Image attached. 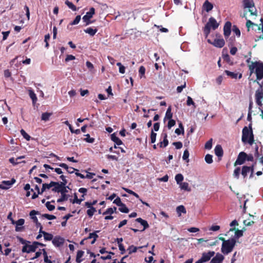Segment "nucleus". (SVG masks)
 Wrapping results in <instances>:
<instances>
[{
	"instance_id": "1",
	"label": "nucleus",
	"mask_w": 263,
	"mask_h": 263,
	"mask_svg": "<svg viewBox=\"0 0 263 263\" xmlns=\"http://www.w3.org/2000/svg\"><path fill=\"white\" fill-rule=\"evenodd\" d=\"M250 76L255 73L256 79L254 82L260 81L263 78V63L260 61L252 62L251 64L249 65Z\"/></svg>"
},
{
	"instance_id": "2",
	"label": "nucleus",
	"mask_w": 263,
	"mask_h": 263,
	"mask_svg": "<svg viewBox=\"0 0 263 263\" xmlns=\"http://www.w3.org/2000/svg\"><path fill=\"white\" fill-rule=\"evenodd\" d=\"M242 133V141L243 142H248L249 144L252 145L254 142V139L251 124L249 125V129L245 126L243 128Z\"/></svg>"
},
{
	"instance_id": "3",
	"label": "nucleus",
	"mask_w": 263,
	"mask_h": 263,
	"mask_svg": "<svg viewBox=\"0 0 263 263\" xmlns=\"http://www.w3.org/2000/svg\"><path fill=\"white\" fill-rule=\"evenodd\" d=\"M236 243V240L235 238H230L227 240L226 241H224L221 246V252L226 255L231 253L233 251Z\"/></svg>"
},
{
	"instance_id": "4",
	"label": "nucleus",
	"mask_w": 263,
	"mask_h": 263,
	"mask_svg": "<svg viewBox=\"0 0 263 263\" xmlns=\"http://www.w3.org/2000/svg\"><path fill=\"white\" fill-rule=\"evenodd\" d=\"M218 26L219 24L217 22L216 19L213 17H211L209 19L208 22L205 24L203 29L205 36L206 37L208 36L210 33L211 28L213 30H215L218 27Z\"/></svg>"
},
{
	"instance_id": "5",
	"label": "nucleus",
	"mask_w": 263,
	"mask_h": 263,
	"mask_svg": "<svg viewBox=\"0 0 263 263\" xmlns=\"http://www.w3.org/2000/svg\"><path fill=\"white\" fill-rule=\"evenodd\" d=\"M244 8H249V12L251 15H256V11H254L251 8L254 7V4L253 0H243Z\"/></svg>"
},
{
	"instance_id": "6",
	"label": "nucleus",
	"mask_w": 263,
	"mask_h": 263,
	"mask_svg": "<svg viewBox=\"0 0 263 263\" xmlns=\"http://www.w3.org/2000/svg\"><path fill=\"white\" fill-rule=\"evenodd\" d=\"M247 154L244 152H241L239 153L237 159L234 163V166L237 165H242L246 161Z\"/></svg>"
},
{
	"instance_id": "7",
	"label": "nucleus",
	"mask_w": 263,
	"mask_h": 263,
	"mask_svg": "<svg viewBox=\"0 0 263 263\" xmlns=\"http://www.w3.org/2000/svg\"><path fill=\"white\" fill-rule=\"evenodd\" d=\"M208 42L218 48H222L225 44V42L223 39H216L213 42H212L211 40L208 39Z\"/></svg>"
},
{
	"instance_id": "8",
	"label": "nucleus",
	"mask_w": 263,
	"mask_h": 263,
	"mask_svg": "<svg viewBox=\"0 0 263 263\" xmlns=\"http://www.w3.org/2000/svg\"><path fill=\"white\" fill-rule=\"evenodd\" d=\"M15 181H16L14 178L11 179L10 180L3 181L2 183L0 184V189L3 190L8 189L15 182Z\"/></svg>"
},
{
	"instance_id": "9",
	"label": "nucleus",
	"mask_w": 263,
	"mask_h": 263,
	"mask_svg": "<svg viewBox=\"0 0 263 263\" xmlns=\"http://www.w3.org/2000/svg\"><path fill=\"white\" fill-rule=\"evenodd\" d=\"M215 252L213 251H209L208 252H203L202 254L201 259L204 262L209 261L214 256Z\"/></svg>"
},
{
	"instance_id": "10",
	"label": "nucleus",
	"mask_w": 263,
	"mask_h": 263,
	"mask_svg": "<svg viewBox=\"0 0 263 263\" xmlns=\"http://www.w3.org/2000/svg\"><path fill=\"white\" fill-rule=\"evenodd\" d=\"M36 250V246H35L33 242L31 245H26L23 247L22 251L23 253H29L30 252H34Z\"/></svg>"
},
{
	"instance_id": "11",
	"label": "nucleus",
	"mask_w": 263,
	"mask_h": 263,
	"mask_svg": "<svg viewBox=\"0 0 263 263\" xmlns=\"http://www.w3.org/2000/svg\"><path fill=\"white\" fill-rule=\"evenodd\" d=\"M232 24L230 22H227L223 27V34L225 37H228L231 34Z\"/></svg>"
},
{
	"instance_id": "12",
	"label": "nucleus",
	"mask_w": 263,
	"mask_h": 263,
	"mask_svg": "<svg viewBox=\"0 0 263 263\" xmlns=\"http://www.w3.org/2000/svg\"><path fill=\"white\" fill-rule=\"evenodd\" d=\"M224 259V257L222 254L217 253L215 256H213L210 263H222Z\"/></svg>"
},
{
	"instance_id": "13",
	"label": "nucleus",
	"mask_w": 263,
	"mask_h": 263,
	"mask_svg": "<svg viewBox=\"0 0 263 263\" xmlns=\"http://www.w3.org/2000/svg\"><path fill=\"white\" fill-rule=\"evenodd\" d=\"M53 245L57 247L62 246L64 243V239L60 236H55L52 240Z\"/></svg>"
},
{
	"instance_id": "14",
	"label": "nucleus",
	"mask_w": 263,
	"mask_h": 263,
	"mask_svg": "<svg viewBox=\"0 0 263 263\" xmlns=\"http://www.w3.org/2000/svg\"><path fill=\"white\" fill-rule=\"evenodd\" d=\"M243 230L245 231L246 229L245 228H243L242 230H239L238 229H236L235 228H231L230 229V231H235V237L234 238L238 239L243 236Z\"/></svg>"
},
{
	"instance_id": "15",
	"label": "nucleus",
	"mask_w": 263,
	"mask_h": 263,
	"mask_svg": "<svg viewBox=\"0 0 263 263\" xmlns=\"http://www.w3.org/2000/svg\"><path fill=\"white\" fill-rule=\"evenodd\" d=\"M214 151L215 154L217 157H221L223 156V151L220 145H217L215 148Z\"/></svg>"
},
{
	"instance_id": "16",
	"label": "nucleus",
	"mask_w": 263,
	"mask_h": 263,
	"mask_svg": "<svg viewBox=\"0 0 263 263\" xmlns=\"http://www.w3.org/2000/svg\"><path fill=\"white\" fill-rule=\"evenodd\" d=\"M213 8V4L208 0H206L203 4V8L208 12L212 10Z\"/></svg>"
},
{
	"instance_id": "17",
	"label": "nucleus",
	"mask_w": 263,
	"mask_h": 263,
	"mask_svg": "<svg viewBox=\"0 0 263 263\" xmlns=\"http://www.w3.org/2000/svg\"><path fill=\"white\" fill-rule=\"evenodd\" d=\"M136 221L143 226V229L141 231H144L146 229H147L149 227V224L147 221L142 219L141 218H137Z\"/></svg>"
},
{
	"instance_id": "18",
	"label": "nucleus",
	"mask_w": 263,
	"mask_h": 263,
	"mask_svg": "<svg viewBox=\"0 0 263 263\" xmlns=\"http://www.w3.org/2000/svg\"><path fill=\"white\" fill-rule=\"evenodd\" d=\"M99 231H96L95 232L93 233H91L89 234V236L87 238H86V239H91L93 238V240L91 241V244H93L96 242L97 239L98 238V235H97V233H99Z\"/></svg>"
},
{
	"instance_id": "19",
	"label": "nucleus",
	"mask_w": 263,
	"mask_h": 263,
	"mask_svg": "<svg viewBox=\"0 0 263 263\" xmlns=\"http://www.w3.org/2000/svg\"><path fill=\"white\" fill-rule=\"evenodd\" d=\"M250 167L246 165H244L242 167L241 174L242 175L243 179H245L247 177L248 174L250 173Z\"/></svg>"
},
{
	"instance_id": "20",
	"label": "nucleus",
	"mask_w": 263,
	"mask_h": 263,
	"mask_svg": "<svg viewBox=\"0 0 263 263\" xmlns=\"http://www.w3.org/2000/svg\"><path fill=\"white\" fill-rule=\"evenodd\" d=\"M95 14V9L93 7L90 8L89 11L86 12V14L83 16L85 19L90 18L91 19L93 15Z\"/></svg>"
},
{
	"instance_id": "21",
	"label": "nucleus",
	"mask_w": 263,
	"mask_h": 263,
	"mask_svg": "<svg viewBox=\"0 0 263 263\" xmlns=\"http://www.w3.org/2000/svg\"><path fill=\"white\" fill-rule=\"evenodd\" d=\"M111 139L115 143L116 145H120L123 144L122 141L116 136L115 133L111 135Z\"/></svg>"
},
{
	"instance_id": "22",
	"label": "nucleus",
	"mask_w": 263,
	"mask_h": 263,
	"mask_svg": "<svg viewBox=\"0 0 263 263\" xmlns=\"http://www.w3.org/2000/svg\"><path fill=\"white\" fill-rule=\"evenodd\" d=\"M24 158H25V156H22L18 157L16 159H15L13 157H12L9 159V161L13 165H17L21 163V162L18 161L19 160Z\"/></svg>"
},
{
	"instance_id": "23",
	"label": "nucleus",
	"mask_w": 263,
	"mask_h": 263,
	"mask_svg": "<svg viewBox=\"0 0 263 263\" xmlns=\"http://www.w3.org/2000/svg\"><path fill=\"white\" fill-rule=\"evenodd\" d=\"M263 98V89L262 85H260V88H258L255 92V99H261Z\"/></svg>"
},
{
	"instance_id": "24",
	"label": "nucleus",
	"mask_w": 263,
	"mask_h": 263,
	"mask_svg": "<svg viewBox=\"0 0 263 263\" xmlns=\"http://www.w3.org/2000/svg\"><path fill=\"white\" fill-rule=\"evenodd\" d=\"M54 181H51L49 184L43 183L41 189V193H43L46 189H49L52 186H54Z\"/></svg>"
},
{
	"instance_id": "25",
	"label": "nucleus",
	"mask_w": 263,
	"mask_h": 263,
	"mask_svg": "<svg viewBox=\"0 0 263 263\" xmlns=\"http://www.w3.org/2000/svg\"><path fill=\"white\" fill-rule=\"evenodd\" d=\"M98 31V29H93L91 27L87 28L84 30V32L89 34L90 36H93Z\"/></svg>"
},
{
	"instance_id": "26",
	"label": "nucleus",
	"mask_w": 263,
	"mask_h": 263,
	"mask_svg": "<svg viewBox=\"0 0 263 263\" xmlns=\"http://www.w3.org/2000/svg\"><path fill=\"white\" fill-rule=\"evenodd\" d=\"M52 191L54 192L61 193V194L66 193L68 192L66 187L62 188L56 186H54Z\"/></svg>"
},
{
	"instance_id": "27",
	"label": "nucleus",
	"mask_w": 263,
	"mask_h": 263,
	"mask_svg": "<svg viewBox=\"0 0 263 263\" xmlns=\"http://www.w3.org/2000/svg\"><path fill=\"white\" fill-rule=\"evenodd\" d=\"M176 211L179 216H181V213L185 214L186 213L185 207L182 205L178 206L176 208Z\"/></svg>"
},
{
	"instance_id": "28",
	"label": "nucleus",
	"mask_w": 263,
	"mask_h": 263,
	"mask_svg": "<svg viewBox=\"0 0 263 263\" xmlns=\"http://www.w3.org/2000/svg\"><path fill=\"white\" fill-rule=\"evenodd\" d=\"M29 97H30V98L32 100V103L33 104L35 103L37 101V99L35 93H34V92L32 90H29Z\"/></svg>"
},
{
	"instance_id": "29",
	"label": "nucleus",
	"mask_w": 263,
	"mask_h": 263,
	"mask_svg": "<svg viewBox=\"0 0 263 263\" xmlns=\"http://www.w3.org/2000/svg\"><path fill=\"white\" fill-rule=\"evenodd\" d=\"M180 184V187L181 190L184 191H190L191 188L189 187V183L187 182H181Z\"/></svg>"
},
{
	"instance_id": "30",
	"label": "nucleus",
	"mask_w": 263,
	"mask_h": 263,
	"mask_svg": "<svg viewBox=\"0 0 263 263\" xmlns=\"http://www.w3.org/2000/svg\"><path fill=\"white\" fill-rule=\"evenodd\" d=\"M117 208L114 206V208H109L103 213V215L110 214L111 215L114 213H116Z\"/></svg>"
},
{
	"instance_id": "31",
	"label": "nucleus",
	"mask_w": 263,
	"mask_h": 263,
	"mask_svg": "<svg viewBox=\"0 0 263 263\" xmlns=\"http://www.w3.org/2000/svg\"><path fill=\"white\" fill-rule=\"evenodd\" d=\"M172 108L171 106H170L167 109L164 119H171L173 117V114L171 112Z\"/></svg>"
},
{
	"instance_id": "32",
	"label": "nucleus",
	"mask_w": 263,
	"mask_h": 263,
	"mask_svg": "<svg viewBox=\"0 0 263 263\" xmlns=\"http://www.w3.org/2000/svg\"><path fill=\"white\" fill-rule=\"evenodd\" d=\"M42 233L44 235V239L45 240L49 241V240H51L53 239V236L52 234H51L50 233H48L45 231H43V233Z\"/></svg>"
},
{
	"instance_id": "33",
	"label": "nucleus",
	"mask_w": 263,
	"mask_h": 263,
	"mask_svg": "<svg viewBox=\"0 0 263 263\" xmlns=\"http://www.w3.org/2000/svg\"><path fill=\"white\" fill-rule=\"evenodd\" d=\"M161 136L163 138V141H161L163 144V146H167L168 144V141L167 140V134L166 133H162Z\"/></svg>"
},
{
	"instance_id": "34",
	"label": "nucleus",
	"mask_w": 263,
	"mask_h": 263,
	"mask_svg": "<svg viewBox=\"0 0 263 263\" xmlns=\"http://www.w3.org/2000/svg\"><path fill=\"white\" fill-rule=\"evenodd\" d=\"M84 200V199H78L77 193L74 194V199L73 200L70 199V202H71L73 204L77 203L80 204L81 202Z\"/></svg>"
},
{
	"instance_id": "35",
	"label": "nucleus",
	"mask_w": 263,
	"mask_h": 263,
	"mask_svg": "<svg viewBox=\"0 0 263 263\" xmlns=\"http://www.w3.org/2000/svg\"><path fill=\"white\" fill-rule=\"evenodd\" d=\"M52 115V113L44 112L42 115L41 119L43 121H47L49 120L50 117Z\"/></svg>"
},
{
	"instance_id": "36",
	"label": "nucleus",
	"mask_w": 263,
	"mask_h": 263,
	"mask_svg": "<svg viewBox=\"0 0 263 263\" xmlns=\"http://www.w3.org/2000/svg\"><path fill=\"white\" fill-rule=\"evenodd\" d=\"M84 251L79 250L78 251L76 256V261L78 263H80L82 261V260L80 259V258L83 256L84 255Z\"/></svg>"
},
{
	"instance_id": "37",
	"label": "nucleus",
	"mask_w": 263,
	"mask_h": 263,
	"mask_svg": "<svg viewBox=\"0 0 263 263\" xmlns=\"http://www.w3.org/2000/svg\"><path fill=\"white\" fill-rule=\"evenodd\" d=\"M65 4L72 10L76 11L77 10L76 6L68 0L65 1Z\"/></svg>"
},
{
	"instance_id": "38",
	"label": "nucleus",
	"mask_w": 263,
	"mask_h": 263,
	"mask_svg": "<svg viewBox=\"0 0 263 263\" xmlns=\"http://www.w3.org/2000/svg\"><path fill=\"white\" fill-rule=\"evenodd\" d=\"M224 72L227 74V76L230 77L231 78L235 79L237 78L238 74L237 73H234L227 70H226Z\"/></svg>"
},
{
	"instance_id": "39",
	"label": "nucleus",
	"mask_w": 263,
	"mask_h": 263,
	"mask_svg": "<svg viewBox=\"0 0 263 263\" xmlns=\"http://www.w3.org/2000/svg\"><path fill=\"white\" fill-rule=\"evenodd\" d=\"M119 210L124 213H128L129 212V209L126 206V205L123 203V204L119 208Z\"/></svg>"
},
{
	"instance_id": "40",
	"label": "nucleus",
	"mask_w": 263,
	"mask_h": 263,
	"mask_svg": "<svg viewBox=\"0 0 263 263\" xmlns=\"http://www.w3.org/2000/svg\"><path fill=\"white\" fill-rule=\"evenodd\" d=\"M240 170H241L240 167H237L234 170L233 172V176L235 178L237 179H239L240 173H241Z\"/></svg>"
},
{
	"instance_id": "41",
	"label": "nucleus",
	"mask_w": 263,
	"mask_h": 263,
	"mask_svg": "<svg viewBox=\"0 0 263 263\" xmlns=\"http://www.w3.org/2000/svg\"><path fill=\"white\" fill-rule=\"evenodd\" d=\"M175 178L177 184H180L183 180V176L181 174H178L175 176Z\"/></svg>"
},
{
	"instance_id": "42",
	"label": "nucleus",
	"mask_w": 263,
	"mask_h": 263,
	"mask_svg": "<svg viewBox=\"0 0 263 263\" xmlns=\"http://www.w3.org/2000/svg\"><path fill=\"white\" fill-rule=\"evenodd\" d=\"M69 195H67L66 193L61 194V198H59L57 200L58 202H62L64 201L67 200L68 198Z\"/></svg>"
},
{
	"instance_id": "43",
	"label": "nucleus",
	"mask_w": 263,
	"mask_h": 263,
	"mask_svg": "<svg viewBox=\"0 0 263 263\" xmlns=\"http://www.w3.org/2000/svg\"><path fill=\"white\" fill-rule=\"evenodd\" d=\"M97 211L95 208L93 207L91 208H89L87 211V214L89 217H92V216L93 215L94 213Z\"/></svg>"
},
{
	"instance_id": "44",
	"label": "nucleus",
	"mask_w": 263,
	"mask_h": 263,
	"mask_svg": "<svg viewBox=\"0 0 263 263\" xmlns=\"http://www.w3.org/2000/svg\"><path fill=\"white\" fill-rule=\"evenodd\" d=\"M21 135L27 141H29L30 140V136L23 129H22L20 131Z\"/></svg>"
},
{
	"instance_id": "45",
	"label": "nucleus",
	"mask_w": 263,
	"mask_h": 263,
	"mask_svg": "<svg viewBox=\"0 0 263 263\" xmlns=\"http://www.w3.org/2000/svg\"><path fill=\"white\" fill-rule=\"evenodd\" d=\"M205 161L208 164H211L213 162V156L210 154H207L205 156Z\"/></svg>"
},
{
	"instance_id": "46",
	"label": "nucleus",
	"mask_w": 263,
	"mask_h": 263,
	"mask_svg": "<svg viewBox=\"0 0 263 263\" xmlns=\"http://www.w3.org/2000/svg\"><path fill=\"white\" fill-rule=\"evenodd\" d=\"M212 139H210L205 144L204 148L206 149H211L212 147Z\"/></svg>"
},
{
	"instance_id": "47",
	"label": "nucleus",
	"mask_w": 263,
	"mask_h": 263,
	"mask_svg": "<svg viewBox=\"0 0 263 263\" xmlns=\"http://www.w3.org/2000/svg\"><path fill=\"white\" fill-rule=\"evenodd\" d=\"M157 134L154 133L153 129H152L151 133V142L154 143L156 142Z\"/></svg>"
},
{
	"instance_id": "48",
	"label": "nucleus",
	"mask_w": 263,
	"mask_h": 263,
	"mask_svg": "<svg viewBox=\"0 0 263 263\" xmlns=\"http://www.w3.org/2000/svg\"><path fill=\"white\" fill-rule=\"evenodd\" d=\"M81 18V15H77L74 18V20L72 22H71L69 24L70 25H75L78 24L80 22Z\"/></svg>"
},
{
	"instance_id": "49",
	"label": "nucleus",
	"mask_w": 263,
	"mask_h": 263,
	"mask_svg": "<svg viewBox=\"0 0 263 263\" xmlns=\"http://www.w3.org/2000/svg\"><path fill=\"white\" fill-rule=\"evenodd\" d=\"M42 217L45 218L48 220H53L56 219V217L53 215H50L48 214H44L42 215Z\"/></svg>"
},
{
	"instance_id": "50",
	"label": "nucleus",
	"mask_w": 263,
	"mask_h": 263,
	"mask_svg": "<svg viewBox=\"0 0 263 263\" xmlns=\"http://www.w3.org/2000/svg\"><path fill=\"white\" fill-rule=\"evenodd\" d=\"M85 136L86 138L84 139L85 141L89 143H92L95 142V139L93 138H91L88 134L86 135Z\"/></svg>"
},
{
	"instance_id": "51",
	"label": "nucleus",
	"mask_w": 263,
	"mask_h": 263,
	"mask_svg": "<svg viewBox=\"0 0 263 263\" xmlns=\"http://www.w3.org/2000/svg\"><path fill=\"white\" fill-rule=\"evenodd\" d=\"M186 104L187 106H191V105H192L194 106V108L196 107L194 102L193 101L192 98L190 96H188L187 98Z\"/></svg>"
},
{
	"instance_id": "52",
	"label": "nucleus",
	"mask_w": 263,
	"mask_h": 263,
	"mask_svg": "<svg viewBox=\"0 0 263 263\" xmlns=\"http://www.w3.org/2000/svg\"><path fill=\"white\" fill-rule=\"evenodd\" d=\"M145 68L143 66H141L139 69V74L140 78H142L145 74Z\"/></svg>"
},
{
	"instance_id": "53",
	"label": "nucleus",
	"mask_w": 263,
	"mask_h": 263,
	"mask_svg": "<svg viewBox=\"0 0 263 263\" xmlns=\"http://www.w3.org/2000/svg\"><path fill=\"white\" fill-rule=\"evenodd\" d=\"M138 249V248L136 247H135L133 245H132L129 246L128 248V251H129V254H130L133 253H135L137 252Z\"/></svg>"
},
{
	"instance_id": "54",
	"label": "nucleus",
	"mask_w": 263,
	"mask_h": 263,
	"mask_svg": "<svg viewBox=\"0 0 263 263\" xmlns=\"http://www.w3.org/2000/svg\"><path fill=\"white\" fill-rule=\"evenodd\" d=\"M189 152L187 149H185L184 151L182 158L184 160H185L187 162H188L189 161Z\"/></svg>"
},
{
	"instance_id": "55",
	"label": "nucleus",
	"mask_w": 263,
	"mask_h": 263,
	"mask_svg": "<svg viewBox=\"0 0 263 263\" xmlns=\"http://www.w3.org/2000/svg\"><path fill=\"white\" fill-rule=\"evenodd\" d=\"M54 183H55L54 186L62 188L66 187V189L69 188L68 186H66V184H65L63 182H61L60 183L58 182H54Z\"/></svg>"
},
{
	"instance_id": "56",
	"label": "nucleus",
	"mask_w": 263,
	"mask_h": 263,
	"mask_svg": "<svg viewBox=\"0 0 263 263\" xmlns=\"http://www.w3.org/2000/svg\"><path fill=\"white\" fill-rule=\"evenodd\" d=\"M16 238L17 239V240L19 241V242L20 243H21L22 244H23V245H27V243H30V242L29 241H27V240H26L25 239H24L23 238H22L20 236H16Z\"/></svg>"
},
{
	"instance_id": "57",
	"label": "nucleus",
	"mask_w": 263,
	"mask_h": 263,
	"mask_svg": "<svg viewBox=\"0 0 263 263\" xmlns=\"http://www.w3.org/2000/svg\"><path fill=\"white\" fill-rule=\"evenodd\" d=\"M233 31L235 33V34L239 37L240 36V31L239 28L235 25H234L233 27Z\"/></svg>"
},
{
	"instance_id": "58",
	"label": "nucleus",
	"mask_w": 263,
	"mask_h": 263,
	"mask_svg": "<svg viewBox=\"0 0 263 263\" xmlns=\"http://www.w3.org/2000/svg\"><path fill=\"white\" fill-rule=\"evenodd\" d=\"M176 124V121L171 119H169V121L167 123V127L168 129H171L173 126H174Z\"/></svg>"
},
{
	"instance_id": "59",
	"label": "nucleus",
	"mask_w": 263,
	"mask_h": 263,
	"mask_svg": "<svg viewBox=\"0 0 263 263\" xmlns=\"http://www.w3.org/2000/svg\"><path fill=\"white\" fill-rule=\"evenodd\" d=\"M45 205L47 209L50 211H53L55 209V206L54 205L51 204L50 202L49 201H47Z\"/></svg>"
},
{
	"instance_id": "60",
	"label": "nucleus",
	"mask_w": 263,
	"mask_h": 263,
	"mask_svg": "<svg viewBox=\"0 0 263 263\" xmlns=\"http://www.w3.org/2000/svg\"><path fill=\"white\" fill-rule=\"evenodd\" d=\"M50 36L49 34H46L45 35L44 42L46 43L45 47L48 48L49 46L48 41L50 40Z\"/></svg>"
},
{
	"instance_id": "61",
	"label": "nucleus",
	"mask_w": 263,
	"mask_h": 263,
	"mask_svg": "<svg viewBox=\"0 0 263 263\" xmlns=\"http://www.w3.org/2000/svg\"><path fill=\"white\" fill-rule=\"evenodd\" d=\"M258 146L257 145L256 143H255V152H254V156L256 158H258L259 157L260 153L258 151Z\"/></svg>"
},
{
	"instance_id": "62",
	"label": "nucleus",
	"mask_w": 263,
	"mask_h": 263,
	"mask_svg": "<svg viewBox=\"0 0 263 263\" xmlns=\"http://www.w3.org/2000/svg\"><path fill=\"white\" fill-rule=\"evenodd\" d=\"M114 203L116 204L117 205L120 206L123 203L121 201V198L119 197H117L114 201Z\"/></svg>"
},
{
	"instance_id": "63",
	"label": "nucleus",
	"mask_w": 263,
	"mask_h": 263,
	"mask_svg": "<svg viewBox=\"0 0 263 263\" xmlns=\"http://www.w3.org/2000/svg\"><path fill=\"white\" fill-rule=\"evenodd\" d=\"M25 223V220L23 218L19 219L15 222L16 226H23Z\"/></svg>"
},
{
	"instance_id": "64",
	"label": "nucleus",
	"mask_w": 263,
	"mask_h": 263,
	"mask_svg": "<svg viewBox=\"0 0 263 263\" xmlns=\"http://www.w3.org/2000/svg\"><path fill=\"white\" fill-rule=\"evenodd\" d=\"M173 144L175 146L177 149H180L182 147V143L181 142H175Z\"/></svg>"
}]
</instances>
